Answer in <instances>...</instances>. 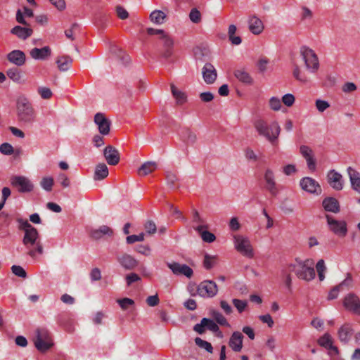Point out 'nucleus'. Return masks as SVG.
<instances>
[{
    "mask_svg": "<svg viewBox=\"0 0 360 360\" xmlns=\"http://www.w3.org/2000/svg\"><path fill=\"white\" fill-rule=\"evenodd\" d=\"M297 264H290L288 265L290 272H295L298 278L306 281H311L315 277L313 259H307L304 261L296 259Z\"/></svg>",
    "mask_w": 360,
    "mask_h": 360,
    "instance_id": "1",
    "label": "nucleus"
},
{
    "mask_svg": "<svg viewBox=\"0 0 360 360\" xmlns=\"http://www.w3.org/2000/svg\"><path fill=\"white\" fill-rule=\"evenodd\" d=\"M39 238L37 229L33 228L26 231L22 238V243L28 250L27 255L33 259L36 257L37 253L42 255L44 252L43 245Z\"/></svg>",
    "mask_w": 360,
    "mask_h": 360,
    "instance_id": "2",
    "label": "nucleus"
},
{
    "mask_svg": "<svg viewBox=\"0 0 360 360\" xmlns=\"http://www.w3.org/2000/svg\"><path fill=\"white\" fill-rule=\"evenodd\" d=\"M16 110L18 120L30 124L35 120V112L27 98L20 96L16 101Z\"/></svg>",
    "mask_w": 360,
    "mask_h": 360,
    "instance_id": "3",
    "label": "nucleus"
},
{
    "mask_svg": "<svg viewBox=\"0 0 360 360\" xmlns=\"http://www.w3.org/2000/svg\"><path fill=\"white\" fill-rule=\"evenodd\" d=\"M255 127L259 135L264 136L271 143L278 139L281 131L280 126L276 122L268 125L264 120H258L255 122Z\"/></svg>",
    "mask_w": 360,
    "mask_h": 360,
    "instance_id": "4",
    "label": "nucleus"
},
{
    "mask_svg": "<svg viewBox=\"0 0 360 360\" xmlns=\"http://www.w3.org/2000/svg\"><path fill=\"white\" fill-rule=\"evenodd\" d=\"M36 336L33 342L37 349L44 353L53 346V340L49 331L44 328H39L35 331Z\"/></svg>",
    "mask_w": 360,
    "mask_h": 360,
    "instance_id": "5",
    "label": "nucleus"
},
{
    "mask_svg": "<svg viewBox=\"0 0 360 360\" xmlns=\"http://www.w3.org/2000/svg\"><path fill=\"white\" fill-rule=\"evenodd\" d=\"M300 53L307 69L312 72H316L319 67V63L315 52L309 47L303 46L300 48Z\"/></svg>",
    "mask_w": 360,
    "mask_h": 360,
    "instance_id": "6",
    "label": "nucleus"
},
{
    "mask_svg": "<svg viewBox=\"0 0 360 360\" xmlns=\"http://www.w3.org/2000/svg\"><path fill=\"white\" fill-rule=\"evenodd\" d=\"M160 55L161 58L171 63L173 62L172 56L174 54V41L172 38L167 34L165 36L160 37Z\"/></svg>",
    "mask_w": 360,
    "mask_h": 360,
    "instance_id": "7",
    "label": "nucleus"
},
{
    "mask_svg": "<svg viewBox=\"0 0 360 360\" xmlns=\"http://www.w3.org/2000/svg\"><path fill=\"white\" fill-rule=\"evenodd\" d=\"M218 292V286L211 280H205L199 283L197 287V293L203 298L214 297Z\"/></svg>",
    "mask_w": 360,
    "mask_h": 360,
    "instance_id": "8",
    "label": "nucleus"
},
{
    "mask_svg": "<svg viewBox=\"0 0 360 360\" xmlns=\"http://www.w3.org/2000/svg\"><path fill=\"white\" fill-rule=\"evenodd\" d=\"M235 247L238 252L248 258L254 257V252L251 243L248 238L242 236H234Z\"/></svg>",
    "mask_w": 360,
    "mask_h": 360,
    "instance_id": "9",
    "label": "nucleus"
},
{
    "mask_svg": "<svg viewBox=\"0 0 360 360\" xmlns=\"http://www.w3.org/2000/svg\"><path fill=\"white\" fill-rule=\"evenodd\" d=\"M264 188L270 193L272 197H276L279 189L276 181V177L274 171L267 168L264 174Z\"/></svg>",
    "mask_w": 360,
    "mask_h": 360,
    "instance_id": "10",
    "label": "nucleus"
},
{
    "mask_svg": "<svg viewBox=\"0 0 360 360\" xmlns=\"http://www.w3.org/2000/svg\"><path fill=\"white\" fill-rule=\"evenodd\" d=\"M326 218L330 231L340 237H345L347 235V223L345 221L336 220L328 214L326 215Z\"/></svg>",
    "mask_w": 360,
    "mask_h": 360,
    "instance_id": "11",
    "label": "nucleus"
},
{
    "mask_svg": "<svg viewBox=\"0 0 360 360\" xmlns=\"http://www.w3.org/2000/svg\"><path fill=\"white\" fill-rule=\"evenodd\" d=\"M205 328L213 333H219L221 335V331L219 329L217 323L212 319L203 318L200 323H197L193 327V330L198 334H203L205 332Z\"/></svg>",
    "mask_w": 360,
    "mask_h": 360,
    "instance_id": "12",
    "label": "nucleus"
},
{
    "mask_svg": "<svg viewBox=\"0 0 360 360\" xmlns=\"http://www.w3.org/2000/svg\"><path fill=\"white\" fill-rule=\"evenodd\" d=\"M11 183L13 186L18 188V191L21 193L30 192L33 189V185L31 181L22 176H12Z\"/></svg>",
    "mask_w": 360,
    "mask_h": 360,
    "instance_id": "13",
    "label": "nucleus"
},
{
    "mask_svg": "<svg viewBox=\"0 0 360 360\" xmlns=\"http://www.w3.org/2000/svg\"><path fill=\"white\" fill-rule=\"evenodd\" d=\"M300 185L304 191L319 195L321 193V188L319 184L311 177H304L300 180Z\"/></svg>",
    "mask_w": 360,
    "mask_h": 360,
    "instance_id": "14",
    "label": "nucleus"
},
{
    "mask_svg": "<svg viewBox=\"0 0 360 360\" xmlns=\"http://www.w3.org/2000/svg\"><path fill=\"white\" fill-rule=\"evenodd\" d=\"M344 307L354 314H360V298L354 293H349L345 297Z\"/></svg>",
    "mask_w": 360,
    "mask_h": 360,
    "instance_id": "15",
    "label": "nucleus"
},
{
    "mask_svg": "<svg viewBox=\"0 0 360 360\" xmlns=\"http://www.w3.org/2000/svg\"><path fill=\"white\" fill-rule=\"evenodd\" d=\"M94 122L98 125L101 134L105 136L110 133L111 122L103 113H96L94 116Z\"/></svg>",
    "mask_w": 360,
    "mask_h": 360,
    "instance_id": "16",
    "label": "nucleus"
},
{
    "mask_svg": "<svg viewBox=\"0 0 360 360\" xmlns=\"http://www.w3.org/2000/svg\"><path fill=\"white\" fill-rule=\"evenodd\" d=\"M103 155L110 165H117L120 160V154L117 149L111 145L107 146L103 150Z\"/></svg>",
    "mask_w": 360,
    "mask_h": 360,
    "instance_id": "17",
    "label": "nucleus"
},
{
    "mask_svg": "<svg viewBox=\"0 0 360 360\" xmlns=\"http://www.w3.org/2000/svg\"><path fill=\"white\" fill-rule=\"evenodd\" d=\"M300 153L306 160L309 169L314 172L316 168V161L313 150L309 146L302 145L300 147Z\"/></svg>",
    "mask_w": 360,
    "mask_h": 360,
    "instance_id": "18",
    "label": "nucleus"
},
{
    "mask_svg": "<svg viewBox=\"0 0 360 360\" xmlns=\"http://www.w3.org/2000/svg\"><path fill=\"white\" fill-rule=\"evenodd\" d=\"M167 266L175 275H184L187 278H191L193 275V269L187 264H181L178 262L168 263Z\"/></svg>",
    "mask_w": 360,
    "mask_h": 360,
    "instance_id": "19",
    "label": "nucleus"
},
{
    "mask_svg": "<svg viewBox=\"0 0 360 360\" xmlns=\"http://www.w3.org/2000/svg\"><path fill=\"white\" fill-rule=\"evenodd\" d=\"M117 260L126 270H133L139 264V262L134 257L127 253L117 255Z\"/></svg>",
    "mask_w": 360,
    "mask_h": 360,
    "instance_id": "20",
    "label": "nucleus"
},
{
    "mask_svg": "<svg viewBox=\"0 0 360 360\" xmlns=\"http://www.w3.org/2000/svg\"><path fill=\"white\" fill-rule=\"evenodd\" d=\"M202 77L207 84H213L217 77V72L212 63H207L202 70Z\"/></svg>",
    "mask_w": 360,
    "mask_h": 360,
    "instance_id": "21",
    "label": "nucleus"
},
{
    "mask_svg": "<svg viewBox=\"0 0 360 360\" xmlns=\"http://www.w3.org/2000/svg\"><path fill=\"white\" fill-rule=\"evenodd\" d=\"M328 182L329 185L336 191H340L343 188L342 176L335 171L330 170L327 174Z\"/></svg>",
    "mask_w": 360,
    "mask_h": 360,
    "instance_id": "22",
    "label": "nucleus"
},
{
    "mask_svg": "<svg viewBox=\"0 0 360 360\" xmlns=\"http://www.w3.org/2000/svg\"><path fill=\"white\" fill-rule=\"evenodd\" d=\"M7 60L16 66L20 67L25 63L26 56L22 51L13 50L7 55Z\"/></svg>",
    "mask_w": 360,
    "mask_h": 360,
    "instance_id": "23",
    "label": "nucleus"
},
{
    "mask_svg": "<svg viewBox=\"0 0 360 360\" xmlns=\"http://www.w3.org/2000/svg\"><path fill=\"white\" fill-rule=\"evenodd\" d=\"M243 335L239 331L233 332L229 339V347L236 352H240L243 348Z\"/></svg>",
    "mask_w": 360,
    "mask_h": 360,
    "instance_id": "24",
    "label": "nucleus"
},
{
    "mask_svg": "<svg viewBox=\"0 0 360 360\" xmlns=\"http://www.w3.org/2000/svg\"><path fill=\"white\" fill-rule=\"evenodd\" d=\"M322 205L326 212L338 213L340 211V206L338 200L333 197H327L323 199Z\"/></svg>",
    "mask_w": 360,
    "mask_h": 360,
    "instance_id": "25",
    "label": "nucleus"
},
{
    "mask_svg": "<svg viewBox=\"0 0 360 360\" xmlns=\"http://www.w3.org/2000/svg\"><path fill=\"white\" fill-rule=\"evenodd\" d=\"M347 170L352 189L360 193V173L352 167H349Z\"/></svg>",
    "mask_w": 360,
    "mask_h": 360,
    "instance_id": "26",
    "label": "nucleus"
},
{
    "mask_svg": "<svg viewBox=\"0 0 360 360\" xmlns=\"http://www.w3.org/2000/svg\"><path fill=\"white\" fill-rule=\"evenodd\" d=\"M353 329L349 323H345L338 330V338L342 342L347 343L353 335Z\"/></svg>",
    "mask_w": 360,
    "mask_h": 360,
    "instance_id": "27",
    "label": "nucleus"
},
{
    "mask_svg": "<svg viewBox=\"0 0 360 360\" xmlns=\"http://www.w3.org/2000/svg\"><path fill=\"white\" fill-rule=\"evenodd\" d=\"M30 56L36 60H45L51 56V50L49 46L41 49L34 48L30 51Z\"/></svg>",
    "mask_w": 360,
    "mask_h": 360,
    "instance_id": "28",
    "label": "nucleus"
},
{
    "mask_svg": "<svg viewBox=\"0 0 360 360\" xmlns=\"http://www.w3.org/2000/svg\"><path fill=\"white\" fill-rule=\"evenodd\" d=\"M249 30L255 34H259L264 30V25L262 21L256 16H252L249 20Z\"/></svg>",
    "mask_w": 360,
    "mask_h": 360,
    "instance_id": "29",
    "label": "nucleus"
},
{
    "mask_svg": "<svg viewBox=\"0 0 360 360\" xmlns=\"http://www.w3.org/2000/svg\"><path fill=\"white\" fill-rule=\"evenodd\" d=\"M105 235L108 236L113 235V230L105 225L100 226L98 229L92 230L90 233L91 237L94 240H98Z\"/></svg>",
    "mask_w": 360,
    "mask_h": 360,
    "instance_id": "30",
    "label": "nucleus"
},
{
    "mask_svg": "<svg viewBox=\"0 0 360 360\" xmlns=\"http://www.w3.org/2000/svg\"><path fill=\"white\" fill-rule=\"evenodd\" d=\"M318 344L327 349L332 350L335 354H338V349L337 347L333 345L332 337L328 333H325L323 336L319 338L318 340Z\"/></svg>",
    "mask_w": 360,
    "mask_h": 360,
    "instance_id": "31",
    "label": "nucleus"
},
{
    "mask_svg": "<svg viewBox=\"0 0 360 360\" xmlns=\"http://www.w3.org/2000/svg\"><path fill=\"white\" fill-rule=\"evenodd\" d=\"M234 76L241 82L251 85L253 84V79L244 68L237 69L234 71Z\"/></svg>",
    "mask_w": 360,
    "mask_h": 360,
    "instance_id": "32",
    "label": "nucleus"
},
{
    "mask_svg": "<svg viewBox=\"0 0 360 360\" xmlns=\"http://www.w3.org/2000/svg\"><path fill=\"white\" fill-rule=\"evenodd\" d=\"M11 32L16 35L20 39H26L32 34L33 30L31 28L22 27L17 25L11 30Z\"/></svg>",
    "mask_w": 360,
    "mask_h": 360,
    "instance_id": "33",
    "label": "nucleus"
},
{
    "mask_svg": "<svg viewBox=\"0 0 360 360\" xmlns=\"http://www.w3.org/2000/svg\"><path fill=\"white\" fill-rule=\"evenodd\" d=\"M109 172L105 163H99L96 166L94 178L95 180H103L108 176Z\"/></svg>",
    "mask_w": 360,
    "mask_h": 360,
    "instance_id": "34",
    "label": "nucleus"
},
{
    "mask_svg": "<svg viewBox=\"0 0 360 360\" xmlns=\"http://www.w3.org/2000/svg\"><path fill=\"white\" fill-rule=\"evenodd\" d=\"M170 87L172 94L176 99L177 105H183L187 101V96L184 92L179 90L174 84H171Z\"/></svg>",
    "mask_w": 360,
    "mask_h": 360,
    "instance_id": "35",
    "label": "nucleus"
},
{
    "mask_svg": "<svg viewBox=\"0 0 360 360\" xmlns=\"http://www.w3.org/2000/svg\"><path fill=\"white\" fill-rule=\"evenodd\" d=\"M210 315L213 318L214 321L217 323L222 326L229 327L230 324L229 323L227 319L225 316L219 311L212 309L210 311Z\"/></svg>",
    "mask_w": 360,
    "mask_h": 360,
    "instance_id": "36",
    "label": "nucleus"
},
{
    "mask_svg": "<svg viewBox=\"0 0 360 360\" xmlns=\"http://www.w3.org/2000/svg\"><path fill=\"white\" fill-rule=\"evenodd\" d=\"M157 168V164L155 162H146L143 163L139 169L138 174L140 176H146L150 174Z\"/></svg>",
    "mask_w": 360,
    "mask_h": 360,
    "instance_id": "37",
    "label": "nucleus"
},
{
    "mask_svg": "<svg viewBox=\"0 0 360 360\" xmlns=\"http://www.w3.org/2000/svg\"><path fill=\"white\" fill-rule=\"evenodd\" d=\"M167 18L166 14L160 10L153 11L150 15V20L155 24H162Z\"/></svg>",
    "mask_w": 360,
    "mask_h": 360,
    "instance_id": "38",
    "label": "nucleus"
},
{
    "mask_svg": "<svg viewBox=\"0 0 360 360\" xmlns=\"http://www.w3.org/2000/svg\"><path fill=\"white\" fill-rule=\"evenodd\" d=\"M72 63V59L68 56H64L58 58L56 60L58 69L60 71H66L69 69L70 65Z\"/></svg>",
    "mask_w": 360,
    "mask_h": 360,
    "instance_id": "39",
    "label": "nucleus"
},
{
    "mask_svg": "<svg viewBox=\"0 0 360 360\" xmlns=\"http://www.w3.org/2000/svg\"><path fill=\"white\" fill-rule=\"evenodd\" d=\"M203 228L204 226L200 225L197 228H195V230L200 233L203 241L207 243L214 242L216 239L215 236L208 231H202Z\"/></svg>",
    "mask_w": 360,
    "mask_h": 360,
    "instance_id": "40",
    "label": "nucleus"
},
{
    "mask_svg": "<svg viewBox=\"0 0 360 360\" xmlns=\"http://www.w3.org/2000/svg\"><path fill=\"white\" fill-rule=\"evenodd\" d=\"M236 32V27L234 25H231L229 27V40L231 41L232 44L233 45H239L242 40L241 38L239 36H235V33Z\"/></svg>",
    "mask_w": 360,
    "mask_h": 360,
    "instance_id": "41",
    "label": "nucleus"
},
{
    "mask_svg": "<svg viewBox=\"0 0 360 360\" xmlns=\"http://www.w3.org/2000/svg\"><path fill=\"white\" fill-rule=\"evenodd\" d=\"M6 75L9 79L15 82H20L21 79V73L17 68H12L7 70Z\"/></svg>",
    "mask_w": 360,
    "mask_h": 360,
    "instance_id": "42",
    "label": "nucleus"
},
{
    "mask_svg": "<svg viewBox=\"0 0 360 360\" xmlns=\"http://www.w3.org/2000/svg\"><path fill=\"white\" fill-rule=\"evenodd\" d=\"M217 260V258L216 256H211L206 254L203 260V266L206 269L210 270L216 264Z\"/></svg>",
    "mask_w": 360,
    "mask_h": 360,
    "instance_id": "43",
    "label": "nucleus"
},
{
    "mask_svg": "<svg viewBox=\"0 0 360 360\" xmlns=\"http://www.w3.org/2000/svg\"><path fill=\"white\" fill-rule=\"evenodd\" d=\"M292 75L297 80L301 82L306 83L308 81L307 77L302 73L300 68L295 63L293 65Z\"/></svg>",
    "mask_w": 360,
    "mask_h": 360,
    "instance_id": "44",
    "label": "nucleus"
},
{
    "mask_svg": "<svg viewBox=\"0 0 360 360\" xmlns=\"http://www.w3.org/2000/svg\"><path fill=\"white\" fill-rule=\"evenodd\" d=\"M348 282L347 278L343 281L338 285L333 288L328 293V300H334L338 297V293L340 292V288H342L343 285H346Z\"/></svg>",
    "mask_w": 360,
    "mask_h": 360,
    "instance_id": "45",
    "label": "nucleus"
},
{
    "mask_svg": "<svg viewBox=\"0 0 360 360\" xmlns=\"http://www.w3.org/2000/svg\"><path fill=\"white\" fill-rule=\"evenodd\" d=\"M189 19L193 23H200L202 20V14L198 8H193L189 13Z\"/></svg>",
    "mask_w": 360,
    "mask_h": 360,
    "instance_id": "46",
    "label": "nucleus"
},
{
    "mask_svg": "<svg viewBox=\"0 0 360 360\" xmlns=\"http://www.w3.org/2000/svg\"><path fill=\"white\" fill-rule=\"evenodd\" d=\"M195 342L199 347L205 349L209 353L213 352V347H212L211 343H210L204 340H202L200 338H196L195 339Z\"/></svg>",
    "mask_w": 360,
    "mask_h": 360,
    "instance_id": "47",
    "label": "nucleus"
},
{
    "mask_svg": "<svg viewBox=\"0 0 360 360\" xmlns=\"http://www.w3.org/2000/svg\"><path fill=\"white\" fill-rule=\"evenodd\" d=\"M232 302L240 314L243 312L248 307V302L246 300L234 298L233 299Z\"/></svg>",
    "mask_w": 360,
    "mask_h": 360,
    "instance_id": "48",
    "label": "nucleus"
},
{
    "mask_svg": "<svg viewBox=\"0 0 360 360\" xmlns=\"http://www.w3.org/2000/svg\"><path fill=\"white\" fill-rule=\"evenodd\" d=\"M117 302L123 310H127L130 306L134 305V301L128 297L118 299Z\"/></svg>",
    "mask_w": 360,
    "mask_h": 360,
    "instance_id": "49",
    "label": "nucleus"
},
{
    "mask_svg": "<svg viewBox=\"0 0 360 360\" xmlns=\"http://www.w3.org/2000/svg\"><path fill=\"white\" fill-rule=\"evenodd\" d=\"M107 16L105 14L99 13L94 19V24L101 28L106 27Z\"/></svg>",
    "mask_w": 360,
    "mask_h": 360,
    "instance_id": "50",
    "label": "nucleus"
},
{
    "mask_svg": "<svg viewBox=\"0 0 360 360\" xmlns=\"http://www.w3.org/2000/svg\"><path fill=\"white\" fill-rule=\"evenodd\" d=\"M53 179L52 177H44L40 182L41 187L46 191H51L53 185Z\"/></svg>",
    "mask_w": 360,
    "mask_h": 360,
    "instance_id": "51",
    "label": "nucleus"
},
{
    "mask_svg": "<svg viewBox=\"0 0 360 360\" xmlns=\"http://www.w3.org/2000/svg\"><path fill=\"white\" fill-rule=\"evenodd\" d=\"M79 28V26L77 23H73L70 28L66 30L65 31V34L66 36V37L69 39H70L71 41H74L75 40V37H74V33L75 31L78 30Z\"/></svg>",
    "mask_w": 360,
    "mask_h": 360,
    "instance_id": "52",
    "label": "nucleus"
},
{
    "mask_svg": "<svg viewBox=\"0 0 360 360\" xmlns=\"http://www.w3.org/2000/svg\"><path fill=\"white\" fill-rule=\"evenodd\" d=\"M11 270H12L13 274H14L15 276H17L18 277L23 278L27 277L26 271L20 266L13 265L11 267Z\"/></svg>",
    "mask_w": 360,
    "mask_h": 360,
    "instance_id": "53",
    "label": "nucleus"
},
{
    "mask_svg": "<svg viewBox=\"0 0 360 360\" xmlns=\"http://www.w3.org/2000/svg\"><path fill=\"white\" fill-rule=\"evenodd\" d=\"M13 151V147L8 143H4L0 146V152L4 155H11Z\"/></svg>",
    "mask_w": 360,
    "mask_h": 360,
    "instance_id": "54",
    "label": "nucleus"
},
{
    "mask_svg": "<svg viewBox=\"0 0 360 360\" xmlns=\"http://www.w3.org/2000/svg\"><path fill=\"white\" fill-rule=\"evenodd\" d=\"M144 228L148 234H154L157 231L156 225L152 220L147 221L144 224Z\"/></svg>",
    "mask_w": 360,
    "mask_h": 360,
    "instance_id": "55",
    "label": "nucleus"
},
{
    "mask_svg": "<svg viewBox=\"0 0 360 360\" xmlns=\"http://www.w3.org/2000/svg\"><path fill=\"white\" fill-rule=\"evenodd\" d=\"M144 240V233H141L139 235H131L127 237L126 240L128 244H132L138 241Z\"/></svg>",
    "mask_w": 360,
    "mask_h": 360,
    "instance_id": "56",
    "label": "nucleus"
},
{
    "mask_svg": "<svg viewBox=\"0 0 360 360\" xmlns=\"http://www.w3.org/2000/svg\"><path fill=\"white\" fill-rule=\"evenodd\" d=\"M38 93L44 99H49L52 96V91L47 87H39L38 89Z\"/></svg>",
    "mask_w": 360,
    "mask_h": 360,
    "instance_id": "57",
    "label": "nucleus"
},
{
    "mask_svg": "<svg viewBox=\"0 0 360 360\" xmlns=\"http://www.w3.org/2000/svg\"><path fill=\"white\" fill-rule=\"evenodd\" d=\"M269 105L273 110H279L281 108V103L280 99L276 97L271 98L269 100Z\"/></svg>",
    "mask_w": 360,
    "mask_h": 360,
    "instance_id": "58",
    "label": "nucleus"
},
{
    "mask_svg": "<svg viewBox=\"0 0 360 360\" xmlns=\"http://www.w3.org/2000/svg\"><path fill=\"white\" fill-rule=\"evenodd\" d=\"M295 96L291 94H285L282 97V102L288 107H290L295 103Z\"/></svg>",
    "mask_w": 360,
    "mask_h": 360,
    "instance_id": "59",
    "label": "nucleus"
},
{
    "mask_svg": "<svg viewBox=\"0 0 360 360\" xmlns=\"http://www.w3.org/2000/svg\"><path fill=\"white\" fill-rule=\"evenodd\" d=\"M17 221L19 224V229L21 230H23L24 232L26 231L30 230V229L34 228L33 226H32L27 220H24L22 219H18Z\"/></svg>",
    "mask_w": 360,
    "mask_h": 360,
    "instance_id": "60",
    "label": "nucleus"
},
{
    "mask_svg": "<svg viewBox=\"0 0 360 360\" xmlns=\"http://www.w3.org/2000/svg\"><path fill=\"white\" fill-rule=\"evenodd\" d=\"M116 13L118 18L122 20H125L129 17V13L127 11L121 6H117L116 7Z\"/></svg>",
    "mask_w": 360,
    "mask_h": 360,
    "instance_id": "61",
    "label": "nucleus"
},
{
    "mask_svg": "<svg viewBox=\"0 0 360 360\" xmlns=\"http://www.w3.org/2000/svg\"><path fill=\"white\" fill-rule=\"evenodd\" d=\"M140 280L141 277L135 273H131L126 276V281L128 286L131 285L133 283Z\"/></svg>",
    "mask_w": 360,
    "mask_h": 360,
    "instance_id": "62",
    "label": "nucleus"
},
{
    "mask_svg": "<svg viewBox=\"0 0 360 360\" xmlns=\"http://www.w3.org/2000/svg\"><path fill=\"white\" fill-rule=\"evenodd\" d=\"M329 106H330L329 103L326 101H323V100H320V99H318L316 101V107L319 112H323L328 108H329Z\"/></svg>",
    "mask_w": 360,
    "mask_h": 360,
    "instance_id": "63",
    "label": "nucleus"
},
{
    "mask_svg": "<svg viewBox=\"0 0 360 360\" xmlns=\"http://www.w3.org/2000/svg\"><path fill=\"white\" fill-rule=\"evenodd\" d=\"M90 278L92 281H97L101 279V272L98 268H94L90 272Z\"/></svg>",
    "mask_w": 360,
    "mask_h": 360,
    "instance_id": "64",
    "label": "nucleus"
}]
</instances>
